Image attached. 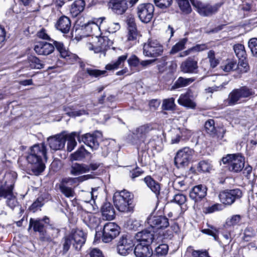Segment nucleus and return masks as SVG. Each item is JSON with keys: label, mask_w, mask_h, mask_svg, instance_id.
Returning <instances> with one entry per match:
<instances>
[{"label": "nucleus", "mask_w": 257, "mask_h": 257, "mask_svg": "<svg viewBox=\"0 0 257 257\" xmlns=\"http://www.w3.org/2000/svg\"><path fill=\"white\" fill-rule=\"evenodd\" d=\"M47 149L44 143L34 145L30 149L29 154L27 157L28 162L32 165V171L35 175H39L45 169V164L43 163L42 157L47 159Z\"/></svg>", "instance_id": "f257e3e1"}, {"label": "nucleus", "mask_w": 257, "mask_h": 257, "mask_svg": "<svg viewBox=\"0 0 257 257\" xmlns=\"http://www.w3.org/2000/svg\"><path fill=\"white\" fill-rule=\"evenodd\" d=\"M133 198L134 195L125 190L116 191L113 196L114 205L119 212L132 213L134 208Z\"/></svg>", "instance_id": "f03ea898"}, {"label": "nucleus", "mask_w": 257, "mask_h": 257, "mask_svg": "<svg viewBox=\"0 0 257 257\" xmlns=\"http://www.w3.org/2000/svg\"><path fill=\"white\" fill-rule=\"evenodd\" d=\"M154 129L153 125L150 123L145 124L137 127L134 135L137 139L135 143L138 146V149L146 151L149 149L145 144V141L149 132Z\"/></svg>", "instance_id": "7ed1b4c3"}, {"label": "nucleus", "mask_w": 257, "mask_h": 257, "mask_svg": "<svg viewBox=\"0 0 257 257\" xmlns=\"http://www.w3.org/2000/svg\"><path fill=\"white\" fill-rule=\"evenodd\" d=\"M193 6L197 9V11L201 16L209 17L216 13L223 5L222 2L216 3L213 5L204 4L195 0H190Z\"/></svg>", "instance_id": "20e7f679"}, {"label": "nucleus", "mask_w": 257, "mask_h": 257, "mask_svg": "<svg viewBox=\"0 0 257 257\" xmlns=\"http://www.w3.org/2000/svg\"><path fill=\"white\" fill-rule=\"evenodd\" d=\"M112 44L111 41L107 37H92V41L86 44V46L90 51L98 53L105 51Z\"/></svg>", "instance_id": "39448f33"}, {"label": "nucleus", "mask_w": 257, "mask_h": 257, "mask_svg": "<svg viewBox=\"0 0 257 257\" xmlns=\"http://www.w3.org/2000/svg\"><path fill=\"white\" fill-rule=\"evenodd\" d=\"M163 51V46L157 40L149 39L144 45L143 54L145 56L157 57L161 56Z\"/></svg>", "instance_id": "423d86ee"}, {"label": "nucleus", "mask_w": 257, "mask_h": 257, "mask_svg": "<svg viewBox=\"0 0 257 257\" xmlns=\"http://www.w3.org/2000/svg\"><path fill=\"white\" fill-rule=\"evenodd\" d=\"M254 94L252 90L246 86L233 89L229 94L227 98L228 104L233 105L241 98H247Z\"/></svg>", "instance_id": "0eeeda50"}, {"label": "nucleus", "mask_w": 257, "mask_h": 257, "mask_svg": "<svg viewBox=\"0 0 257 257\" xmlns=\"http://www.w3.org/2000/svg\"><path fill=\"white\" fill-rule=\"evenodd\" d=\"M161 238V236H157L155 231L151 229L150 227L138 232L135 235V238L137 241L148 245H150L154 242H160Z\"/></svg>", "instance_id": "6e6552de"}, {"label": "nucleus", "mask_w": 257, "mask_h": 257, "mask_svg": "<svg viewBox=\"0 0 257 257\" xmlns=\"http://www.w3.org/2000/svg\"><path fill=\"white\" fill-rule=\"evenodd\" d=\"M194 154V150L188 147L180 150L174 158L175 165L178 168L187 166L192 160Z\"/></svg>", "instance_id": "1a4fd4ad"}, {"label": "nucleus", "mask_w": 257, "mask_h": 257, "mask_svg": "<svg viewBox=\"0 0 257 257\" xmlns=\"http://www.w3.org/2000/svg\"><path fill=\"white\" fill-rule=\"evenodd\" d=\"M222 161L224 164H229V170L234 172L241 171L244 165V158L239 155H228Z\"/></svg>", "instance_id": "9d476101"}, {"label": "nucleus", "mask_w": 257, "mask_h": 257, "mask_svg": "<svg viewBox=\"0 0 257 257\" xmlns=\"http://www.w3.org/2000/svg\"><path fill=\"white\" fill-rule=\"evenodd\" d=\"M147 223L155 233L169 226V223L168 218L164 216H154L150 215L147 218Z\"/></svg>", "instance_id": "9b49d317"}, {"label": "nucleus", "mask_w": 257, "mask_h": 257, "mask_svg": "<svg viewBox=\"0 0 257 257\" xmlns=\"http://www.w3.org/2000/svg\"><path fill=\"white\" fill-rule=\"evenodd\" d=\"M154 9V5L150 3L139 5L137 7L138 18L144 23L150 22L153 17Z\"/></svg>", "instance_id": "f8f14e48"}, {"label": "nucleus", "mask_w": 257, "mask_h": 257, "mask_svg": "<svg viewBox=\"0 0 257 257\" xmlns=\"http://www.w3.org/2000/svg\"><path fill=\"white\" fill-rule=\"evenodd\" d=\"M102 138V133L95 131L92 134L87 133L78 138V141L82 142L91 150H96L99 146L98 139Z\"/></svg>", "instance_id": "ddd939ff"}, {"label": "nucleus", "mask_w": 257, "mask_h": 257, "mask_svg": "<svg viewBox=\"0 0 257 257\" xmlns=\"http://www.w3.org/2000/svg\"><path fill=\"white\" fill-rule=\"evenodd\" d=\"M242 196V192L239 189L227 190L221 192L219 195L220 201L225 205H231L235 200Z\"/></svg>", "instance_id": "4468645a"}, {"label": "nucleus", "mask_w": 257, "mask_h": 257, "mask_svg": "<svg viewBox=\"0 0 257 257\" xmlns=\"http://www.w3.org/2000/svg\"><path fill=\"white\" fill-rule=\"evenodd\" d=\"M119 233V226L114 222H107L103 226L102 240L109 242Z\"/></svg>", "instance_id": "2eb2a0df"}, {"label": "nucleus", "mask_w": 257, "mask_h": 257, "mask_svg": "<svg viewBox=\"0 0 257 257\" xmlns=\"http://www.w3.org/2000/svg\"><path fill=\"white\" fill-rule=\"evenodd\" d=\"M134 243L130 237L123 235L121 236L117 243V250L119 254L126 255L133 250Z\"/></svg>", "instance_id": "dca6fc26"}, {"label": "nucleus", "mask_w": 257, "mask_h": 257, "mask_svg": "<svg viewBox=\"0 0 257 257\" xmlns=\"http://www.w3.org/2000/svg\"><path fill=\"white\" fill-rule=\"evenodd\" d=\"M73 241L72 246L76 250H79L84 245L86 239V234L82 230H72L69 234Z\"/></svg>", "instance_id": "f3484780"}, {"label": "nucleus", "mask_w": 257, "mask_h": 257, "mask_svg": "<svg viewBox=\"0 0 257 257\" xmlns=\"http://www.w3.org/2000/svg\"><path fill=\"white\" fill-rule=\"evenodd\" d=\"M60 229L54 224H50L49 227L45 229L40 240L43 242H51L60 236Z\"/></svg>", "instance_id": "a211bd4d"}, {"label": "nucleus", "mask_w": 257, "mask_h": 257, "mask_svg": "<svg viewBox=\"0 0 257 257\" xmlns=\"http://www.w3.org/2000/svg\"><path fill=\"white\" fill-rule=\"evenodd\" d=\"M66 141V136L63 134H57L48 138L50 148L54 150H60L64 148Z\"/></svg>", "instance_id": "6ab92c4d"}, {"label": "nucleus", "mask_w": 257, "mask_h": 257, "mask_svg": "<svg viewBox=\"0 0 257 257\" xmlns=\"http://www.w3.org/2000/svg\"><path fill=\"white\" fill-rule=\"evenodd\" d=\"M105 17H101L95 20L89 22L84 25V30L88 35H96L99 33L100 29V25L103 23Z\"/></svg>", "instance_id": "aec40b11"}, {"label": "nucleus", "mask_w": 257, "mask_h": 257, "mask_svg": "<svg viewBox=\"0 0 257 257\" xmlns=\"http://www.w3.org/2000/svg\"><path fill=\"white\" fill-rule=\"evenodd\" d=\"M198 68L197 61L191 57L188 58L181 65V71L185 73H196Z\"/></svg>", "instance_id": "412c9836"}, {"label": "nucleus", "mask_w": 257, "mask_h": 257, "mask_svg": "<svg viewBox=\"0 0 257 257\" xmlns=\"http://www.w3.org/2000/svg\"><path fill=\"white\" fill-rule=\"evenodd\" d=\"M108 5L109 7L118 15L123 14L128 8L126 0H111Z\"/></svg>", "instance_id": "4be33fe9"}, {"label": "nucleus", "mask_w": 257, "mask_h": 257, "mask_svg": "<svg viewBox=\"0 0 257 257\" xmlns=\"http://www.w3.org/2000/svg\"><path fill=\"white\" fill-rule=\"evenodd\" d=\"M207 189L202 185L194 186L190 191V198L195 202L201 200L206 195Z\"/></svg>", "instance_id": "5701e85b"}, {"label": "nucleus", "mask_w": 257, "mask_h": 257, "mask_svg": "<svg viewBox=\"0 0 257 257\" xmlns=\"http://www.w3.org/2000/svg\"><path fill=\"white\" fill-rule=\"evenodd\" d=\"M34 50L38 55H48L54 50L52 44L48 42H40L35 46Z\"/></svg>", "instance_id": "b1692460"}, {"label": "nucleus", "mask_w": 257, "mask_h": 257, "mask_svg": "<svg viewBox=\"0 0 257 257\" xmlns=\"http://www.w3.org/2000/svg\"><path fill=\"white\" fill-rule=\"evenodd\" d=\"M134 253L136 257H151L153 255V251L149 245L141 242L136 245Z\"/></svg>", "instance_id": "393cba45"}, {"label": "nucleus", "mask_w": 257, "mask_h": 257, "mask_svg": "<svg viewBox=\"0 0 257 257\" xmlns=\"http://www.w3.org/2000/svg\"><path fill=\"white\" fill-rule=\"evenodd\" d=\"M55 27L62 33L67 34L71 27V22L69 18L66 16L61 17L57 21Z\"/></svg>", "instance_id": "a878e982"}, {"label": "nucleus", "mask_w": 257, "mask_h": 257, "mask_svg": "<svg viewBox=\"0 0 257 257\" xmlns=\"http://www.w3.org/2000/svg\"><path fill=\"white\" fill-rule=\"evenodd\" d=\"M101 210L104 219L111 220L114 218L115 210L110 203H104L101 207Z\"/></svg>", "instance_id": "bb28decb"}, {"label": "nucleus", "mask_w": 257, "mask_h": 257, "mask_svg": "<svg viewBox=\"0 0 257 257\" xmlns=\"http://www.w3.org/2000/svg\"><path fill=\"white\" fill-rule=\"evenodd\" d=\"M90 171L88 165L77 163H72L70 170V174L73 176H77L87 173Z\"/></svg>", "instance_id": "cd10ccee"}, {"label": "nucleus", "mask_w": 257, "mask_h": 257, "mask_svg": "<svg viewBox=\"0 0 257 257\" xmlns=\"http://www.w3.org/2000/svg\"><path fill=\"white\" fill-rule=\"evenodd\" d=\"M90 175L81 176L78 177L72 178L67 177L63 178L60 184L66 186H74L79 184L80 183L90 178Z\"/></svg>", "instance_id": "c85d7f7f"}, {"label": "nucleus", "mask_w": 257, "mask_h": 257, "mask_svg": "<svg viewBox=\"0 0 257 257\" xmlns=\"http://www.w3.org/2000/svg\"><path fill=\"white\" fill-rule=\"evenodd\" d=\"M242 216L238 214L233 215L228 218L224 225V229L226 231H233L234 226L239 225Z\"/></svg>", "instance_id": "c756f323"}, {"label": "nucleus", "mask_w": 257, "mask_h": 257, "mask_svg": "<svg viewBox=\"0 0 257 257\" xmlns=\"http://www.w3.org/2000/svg\"><path fill=\"white\" fill-rule=\"evenodd\" d=\"M33 228L35 232H38L39 233V237L41 236L42 234L43 233L45 228L43 221L40 219H35L31 218L29 221V229Z\"/></svg>", "instance_id": "7c9ffc66"}, {"label": "nucleus", "mask_w": 257, "mask_h": 257, "mask_svg": "<svg viewBox=\"0 0 257 257\" xmlns=\"http://www.w3.org/2000/svg\"><path fill=\"white\" fill-rule=\"evenodd\" d=\"M144 180L147 186L158 196L160 194V185L159 183L150 176L145 177Z\"/></svg>", "instance_id": "2f4dec72"}, {"label": "nucleus", "mask_w": 257, "mask_h": 257, "mask_svg": "<svg viewBox=\"0 0 257 257\" xmlns=\"http://www.w3.org/2000/svg\"><path fill=\"white\" fill-rule=\"evenodd\" d=\"M127 54H125L118 57L115 61H112L105 66V69L107 70H114L123 65L126 59Z\"/></svg>", "instance_id": "473e14b6"}, {"label": "nucleus", "mask_w": 257, "mask_h": 257, "mask_svg": "<svg viewBox=\"0 0 257 257\" xmlns=\"http://www.w3.org/2000/svg\"><path fill=\"white\" fill-rule=\"evenodd\" d=\"M178 103L181 105L189 108H195L196 107L195 103L190 98L188 93L181 94L178 99Z\"/></svg>", "instance_id": "72a5a7b5"}, {"label": "nucleus", "mask_w": 257, "mask_h": 257, "mask_svg": "<svg viewBox=\"0 0 257 257\" xmlns=\"http://www.w3.org/2000/svg\"><path fill=\"white\" fill-rule=\"evenodd\" d=\"M101 25L105 30L109 33H115L120 29L118 23L112 22L110 20L105 21V19Z\"/></svg>", "instance_id": "f704fd0d"}, {"label": "nucleus", "mask_w": 257, "mask_h": 257, "mask_svg": "<svg viewBox=\"0 0 257 257\" xmlns=\"http://www.w3.org/2000/svg\"><path fill=\"white\" fill-rule=\"evenodd\" d=\"M194 81L192 78H186L182 77H179L172 86L171 89L175 90L180 88L186 87Z\"/></svg>", "instance_id": "c9c22d12"}, {"label": "nucleus", "mask_w": 257, "mask_h": 257, "mask_svg": "<svg viewBox=\"0 0 257 257\" xmlns=\"http://www.w3.org/2000/svg\"><path fill=\"white\" fill-rule=\"evenodd\" d=\"M14 184L12 183L10 185L0 186V200L3 198L7 199L13 193Z\"/></svg>", "instance_id": "e433bc0d"}, {"label": "nucleus", "mask_w": 257, "mask_h": 257, "mask_svg": "<svg viewBox=\"0 0 257 257\" xmlns=\"http://www.w3.org/2000/svg\"><path fill=\"white\" fill-rule=\"evenodd\" d=\"M72 239L69 234L64 235L61 239V243L62 246V252L65 254L69 250L72 245Z\"/></svg>", "instance_id": "4c0bfd02"}, {"label": "nucleus", "mask_w": 257, "mask_h": 257, "mask_svg": "<svg viewBox=\"0 0 257 257\" xmlns=\"http://www.w3.org/2000/svg\"><path fill=\"white\" fill-rule=\"evenodd\" d=\"M28 62L32 69H41L44 68V64L35 56L31 55L29 57Z\"/></svg>", "instance_id": "58836bf2"}, {"label": "nucleus", "mask_w": 257, "mask_h": 257, "mask_svg": "<svg viewBox=\"0 0 257 257\" xmlns=\"http://www.w3.org/2000/svg\"><path fill=\"white\" fill-rule=\"evenodd\" d=\"M53 45L56 50L59 52L60 55L62 58H65L68 56V52L62 42L53 41Z\"/></svg>", "instance_id": "ea45409f"}, {"label": "nucleus", "mask_w": 257, "mask_h": 257, "mask_svg": "<svg viewBox=\"0 0 257 257\" xmlns=\"http://www.w3.org/2000/svg\"><path fill=\"white\" fill-rule=\"evenodd\" d=\"M168 251V246L166 244H161L155 248L153 257H161L165 255Z\"/></svg>", "instance_id": "a19ab883"}, {"label": "nucleus", "mask_w": 257, "mask_h": 257, "mask_svg": "<svg viewBox=\"0 0 257 257\" xmlns=\"http://www.w3.org/2000/svg\"><path fill=\"white\" fill-rule=\"evenodd\" d=\"M77 136L76 133L73 132L70 134L69 136L66 137L67 138V151L68 152H71L75 147L76 146L77 143L75 141V137Z\"/></svg>", "instance_id": "79ce46f5"}, {"label": "nucleus", "mask_w": 257, "mask_h": 257, "mask_svg": "<svg viewBox=\"0 0 257 257\" xmlns=\"http://www.w3.org/2000/svg\"><path fill=\"white\" fill-rule=\"evenodd\" d=\"M59 188L61 193L66 197L72 198L75 195L74 189L71 187L60 184Z\"/></svg>", "instance_id": "37998d69"}, {"label": "nucleus", "mask_w": 257, "mask_h": 257, "mask_svg": "<svg viewBox=\"0 0 257 257\" xmlns=\"http://www.w3.org/2000/svg\"><path fill=\"white\" fill-rule=\"evenodd\" d=\"M204 126L207 133L214 137L216 131L214 120L212 119H208L205 122Z\"/></svg>", "instance_id": "c03bdc74"}, {"label": "nucleus", "mask_w": 257, "mask_h": 257, "mask_svg": "<svg viewBox=\"0 0 257 257\" xmlns=\"http://www.w3.org/2000/svg\"><path fill=\"white\" fill-rule=\"evenodd\" d=\"M146 146L149 147V149L150 148L149 146H150L156 150H161L163 146L162 139L157 137L151 140Z\"/></svg>", "instance_id": "a18cd8bd"}, {"label": "nucleus", "mask_w": 257, "mask_h": 257, "mask_svg": "<svg viewBox=\"0 0 257 257\" xmlns=\"http://www.w3.org/2000/svg\"><path fill=\"white\" fill-rule=\"evenodd\" d=\"M85 3L84 0H76L72 6V11L78 14L82 12L84 9Z\"/></svg>", "instance_id": "49530a36"}, {"label": "nucleus", "mask_w": 257, "mask_h": 257, "mask_svg": "<svg viewBox=\"0 0 257 257\" xmlns=\"http://www.w3.org/2000/svg\"><path fill=\"white\" fill-rule=\"evenodd\" d=\"M233 49L236 56L239 59L245 58L246 52L243 45L240 44H236L234 46Z\"/></svg>", "instance_id": "de8ad7c7"}, {"label": "nucleus", "mask_w": 257, "mask_h": 257, "mask_svg": "<svg viewBox=\"0 0 257 257\" xmlns=\"http://www.w3.org/2000/svg\"><path fill=\"white\" fill-rule=\"evenodd\" d=\"M175 106V99L173 98L165 99L163 101L162 108L164 110H172Z\"/></svg>", "instance_id": "09e8293b"}, {"label": "nucleus", "mask_w": 257, "mask_h": 257, "mask_svg": "<svg viewBox=\"0 0 257 257\" xmlns=\"http://www.w3.org/2000/svg\"><path fill=\"white\" fill-rule=\"evenodd\" d=\"M187 42V38H183L180 40L177 43H176L172 48L170 53L174 54L177 52H179L184 49L185 45Z\"/></svg>", "instance_id": "8fccbe9b"}, {"label": "nucleus", "mask_w": 257, "mask_h": 257, "mask_svg": "<svg viewBox=\"0 0 257 257\" xmlns=\"http://www.w3.org/2000/svg\"><path fill=\"white\" fill-rule=\"evenodd\" d=\"M212 166L208 160L200 161L198 165L197 169L199 171L202 172H208L211 170Z\"/></svg>", "instance_id": "3c124183"}, {"label": "nucleus", "mask_w": 257, "mask_h": 257, "mask_svg": "<svg viewBox=\"0 0 257 257\" xmlns=\"http://www.w3.org/2000/svg\"><path fill=\"white\" fill-rule=\"evenodd\" d=\"M248 69L249 66L245 58L239 59V62L237 64L236 70L240 73H245L248 71Z\"/></svg>", "instance_id": "603ef678"}, {"label": "nucleus", "mask_w": 257, "mask_h": 257, "mask_svg": "<svg viewBox=\"0 0 257 257\" xmlns=\"http://www.w3.org/2000/svg\"><path fill=\"white\" fill-rule=\"evenodd\" d=\"M86 72L89 76L96 78L104 75L106 72L105 70H100L91 68H87L86 69Z\"/></svg>", "instance_id": "864d4df0"}, {"label": "nucleus", "mask_w": 257, "mask_h": 257, "mask_svg": "<svg viewBox=\"0 0 257 257\" xmlns=\"http://www.w3.org/2000/svg\"><path fill=\"white\" fill-rule=\"evenodd\" d=\"M181 10L187 13L191 12V7L188 0H177Z\"/></svg>", "instance_id": "5fc2aeb1"}, {"label": "nucleus", "mask_w": 257, "mask_h": 257, "mask_svg": "<svg viewBox=\"0 0 257 257\" xmlns=\"http://www.w3.org/2000/svg\"><path fill=\"white\" fill-rule=\"evenodd\" d=\"M208 58L212 68H215L219 64V60L215 56V52L213 50H210L208 52Z\"/></svg>", "instance_id": "6e6d98bb"}, {"label": "nucleus", "mask_w": 257, "mask_h": 257, "mask_svg": "<svg viewBox=\"0 0 257 257\" xmlns=\"http://www.w3.org/2000/svg\"><path fill=\"white\" fill-rule=\"evenodd\" d=\"M6 203L12 209H14L15 207L18 206L19 203L14 192L12 193L10 197L6 199Z\"/></svg>", "instance_id": "4d7b16f0"}, {"label": "nucleus", "mask_w": 257, "mask_h": 257, "mask_svg": "<svg viewBox=\"0 0 257 257\" xmlns=\"http://www.w3.org/2000/svg\"><path fill=\"white\" fill-rule=\"evenodd\" d=\"M174 187L178 190H185L186 187V182L185 179H182L181 178L179 177L176 178L174 181Z\"/></svg>", "instance_id": "13d9d810"}, {"label": "nucleus", "mask_w": 257, "mask_h": 257, "mask_svg": "<svg viewBox=\"0 0 257 257\" xmlns=\"http://www.w3.org/2000/svg\"><path fill=\"white\" fill-rule=\"evenodd\" d=\"M154 2L157 7L164 9L171 6L172 0H154Z\"/></svg>", "instance_id": "bf43d9fd"}, {"label": "nucleus", "mask_w": 257, "mask_h": 257, "mask_svg": "<svg viewBox=\"0 0 257 257\" xmlns=\"http://www.w3.org/2000/svg\"><path fill=\"white\" fill-rule=\"evenodd\" d=\"M248 47L253 55L257 57V38L250 39L248 42Z\"/></svg>", "instance_id": "052dcab7"}, {"label": "nucleus", "mask_w": 257, "mask_h": 257, "mask_svg": "<svg viewBox=\"0 0 257 257\" xmlns=\"http://www.w3.org/2000/svg\"><path fill=\"white\" fill-rule=\"evenodd\" d=\"M72 109V108L71 107L63 106L64 111L70 116H79L86 113L84 110H80L77 111H69L70 110Z\"/></svg>", "instance_id": "680f3d73"}, {"label": "nucleus", "mask_w": 257, "mask_h": 257, "mask_svg": "<svg viewBox=\"0 0 257 257\" xmlns=\"http://www.w3.org/2000/svg\"><path fill=\"white\" fill-rule=\"evenodd\" d=\"M86 150L82 148L72 154V158L75 160H81L85 157Z\"/></svg>", "instance_id": "e2e57ef3"}, {"label": "nucleus", "mask_w": 257, "mask_h": 257, "mask_svg": "<svg viewBox=\"0 0 257 257\" xmlns=\"http://www.w3.org/2000/svg\"><path fill=\"white\" fill-rule=\"evenodd\" d=\"M210 228L211 229H204L202 230V232L205 234L212 236L215 240H217L218 230L213 226H211Z\"/></svg>", "instance_id": "0e129e2a"}, {"label": "nucleus", "mask_w": 257, "mask_h": 257, "mask_svg": "<svg viewBox=\"0 0 257 257\" xmlns=\"http://www.w3.org/2000/svg\"><path fill=\"white\" fill-rule=\"evenodd\" d=\"M157 236H161L162 237L161 239L160 240L162 241L163 239H171L173 237V233L171 230L163 231V229L159 231L158 233H156Z\"/></svg>", "instance_id": "69168bd1"}, {"label": "nucleus", "mask_w": 257, "mask_h": 257, "mask_svg": "<svg viewBox=\"0 0 257 257\" xmlns=\"http://www.w3.org/2000/svg\"><path fill=\"white\" fill-rule=\"evenodd\" d=\"M173 201L179 205H181L186 202V197L182 194H176L174 196Z\"/></svg>", "instance_id": "338daca9"}, {"label": "nucleus", "mask_w": 257, "mask_h": 257, "mask_svg": "<svg viewBox=\"0 0 257 257\" xmlns=\"http://www.w3.org/2000/svg\"><path fill=\"white\" fill-rule=\"evenodd\" d=\"M222 68L225 72L235 70L237 69V64L235 62L231 61L228 64L222 66Z\"/></svg>", "instance_id": "774afa93"}]
</instances>
